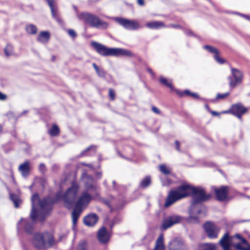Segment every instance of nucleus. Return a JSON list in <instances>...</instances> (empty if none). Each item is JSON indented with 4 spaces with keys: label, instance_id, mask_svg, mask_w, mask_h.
<instances>
[{
    "label": "nucleus",
    "instance_id": "f257e3e1",
    "mask_svg": "<svg viewBox=\"0 0 250 250\" xmlns=\"http://www.w3.org/2000/svg\"><path fill=\"white\" fill-rule=\"evenodd\" d=\"M79 188L77 183L72 181L70 187L63 194L59 191L54 198L48 195L41 199L38 193H34L31 198L32 208L30 214L31 220L34 222L37 221L43 222L51 212L52 206L61 200L64 202L67 209H71L75 204Z\"/></svg>",
    "mask_w": 250,
    "mask_h": 250
},
{
    "label": "nucleus",
    "instance_id": "f03ea898",
    "mask_svg": "<svg viewBox=\"0 0 250 250\" xmlns=\"http://www.w3.org/2000/svg\"><path fill=\"white\" fill-rule=\"evenodd\" d=\"M194 187L190 184L184 183L171 190L166 199L165 207L168 208L176 201L190 196Z\"/></svg>",
    "mask_w": 250,
    "mask_h": 250
},
{
    "label": "nucleus",
    "instance_id": "7ed1b4c3",
    "mask_svg": "<svg viewBox=\"0 0 250 250\" xmlns=\"http://www.w3.org/2000/svg\"><path fill=\"white\" fill-rule=\"evenodd\" d=\"M91 45L99 54L103 56L134 57L131 51L124 48L107 47L96 42H92Z\"/></svg>",
    "mask_w": 250,
    "mask_h": 250
},
{
    "label": "nucleus",
    "instance_id": "20e7f679",
    "mask_svg": "<svg viewBox=\"0 0 250 250\" xmlns=\"http://www.w3.org/2000/svg\"><path fill=\"white\" fill-rule=\"evenodd\" d=\"M92 196L87 191H84L77 202L75 201L71 213L73 227H75L84 206H87L92 199Z\"/></svg>",
    "mask_w": 250,
    "mask_h": 250
},
{
    "label": "nucleus",
    "instance_id": "39448f33",
    "mask_svg": "<svg viewBox=\"0 0 250 250\" xmlns=\"http://www.w3.org/2000/svg\"><path fill=\"white\" fill-rule=\"evenodd\" d=\"M191 196V205L190 210L194 211L197 205L209 201L211 197L210 193H207L204 188L198 186L194 187Z\"/></svg>",
    "mask_w": 250,
    "mask_h": 250
},
{
    "label": "nucleus",
    "instance_id": "423d86ee",
    "mask_svg": "<svg viewBox=\"0 0 250 250\" xmlns=\"http://www.w3.org/2000/svg\"><path fill=\"white\" fill-rule=\"evenodd\" d=\"M78 18L79 20H83L85 23L97 28L106 29L108 26L107 22L102 21L96 15L88 12H82L78 15Z\"/></svg>",
    "mask_w": 250,
    "mask_h": 250
},
{
    "label": "nucleus",
    "instance_id": "0eeeda50",
    "mask_svg": "<svg viewBox=\"0 0 250 250\" xmlns=\"http://www.w3.org/2000/svg\"><path fill=\"white\" fill-rule=\"evenodd\" d=\"M185 219V217L176 213L169 214L163 220L160 228L162 230H167L174 225L183 223Z\"/></svg>",
    "mask_w": 250,
    "mask_h": 250
},
{
    "label": "nucleus",
    "instance_id": "6e6552de",
    "mask_svg": "<svg viewBox=\"0 0 250 250\" xmlns=\"http://www.w3.org/2000/svg\"><path fill=\"white\" fill-rule=\"evenodd\" d=\"M114 20L120 25L128 30L135 31L143 28V26L135 20H129L123 17H116Z\"/></svg>",
    "mask_w": 250,
    "mask_h": 250
},
{
    "label": "nucleus",
    "instance_id": "1a4fd4ad",
    "mask_svg": "<svg viewBox=\"0 0 250 250\" xmlns=\"http://www.w3.org/2000/svg\"><path fill=\"white\" fill-rule=\"evenodd\" d=\"M32 223L27 220L23 218H21V220L18 222L17 229V233L19 236H22L23 233L25 232L29 235H32L34 231V222L32 220ZM38 221H37L38 222ZM40 222V221H39Z\"/></svg>",
    "mask_w": 250,
    "mask_h": 250
},
{
    "label": "nucleus",
    "instance_id": "9d476101",
    "mask_svg": "<svg viewBox=\"0 0 250 250\" xmlns=\"http://www.w3.org/2000/svg\"><path fill=\"white\" fill-rule=\"evenodd\" d=\"M230 70L232 76L228 77V79L230 88L233 89L242 83L243 74L240 70L232 67H230Z\"/></svg>",
    "mask_w": 250,
    "mask_h": 250
},
{
    "label": "nucleus",
    "instance_id": "9b49d317",
    "mask_svg": "<svg viewBox=\"0 0 250 250\" xmlns=\"http://www.w3.org/2000/svg\"><path fill=\"white\" fill-rule=\"evenodd\" d=\"M203 228L207 235L210 239H215L218 236L220 229L213 222L207 221L204 224Z\"/></svg>",
    "mask_w": 250,
    "mask_h": 250
},
{
    "label": "nucleus",
    "instance_id": "f8f14e48",
    "mask_svg": "<svg viewBox=\"0 0 250 250\" xmlns=\"http://www.w3.org/2000/svg\"><path fill=\"white\" fill-rule=\"evenodd\" d=\"M248 111V108L244 106L242 103H237L232 104L230 108L228 110L224 111V113L230 114L241 120L242 116L247 113Z\"/></svg>",
    "mask_w": 250,
    "mask_h": 250
},
{
    "label": "nucleus",
    "instance_id": "ddd939ff",
    "mask_svg": "<svg viewBox=\"0 0 250 250\" xmlns=\"http://www.w3.org/2000/svg\"><path fill=\"white\" fill-rule=\"evenodd\" d=\"M214 191L218 201L224 202L228 199L229 188L227 186H223L219 188H214Z\"/></svg>",
    "mask_w": 250,
    "mask_h": 250
},
{
    "label": "nucleus",
    "instance_id": "4468645a",
    "mask_svg": "<svg viewBox=\"0 0 250 250\" xmlns=\"http://www.w3.org/2000/svg\"><path fill=\"white\" fill-rule=\"evenodd\" d=\"M203 48L207 50L208 52L214 54V59L218 63L220 64H223L227 62L226 60L220 57V52L215 47L209 45H205L203 46Z\"/></svg>",
    "mask_w": 250,
    "mask_h": 250
},
{
    "label": "nucleus",
    "instance_id": "2eb2a0df",
    "mask_svg": "<svg viewBox=\"0 0 250 250\" xmlns=\"http://www.w3.org/2000/svg\"><path fill=\"white\" fill-rule=\"evenodd\" d=\"M33 244L39 249L46 248V241L43 235L40 233H36L33 236Z\"/></svg>",
    "mask_w": 250,
    "mask_h": 250
},
{
    "label": "nucleus",
    "instance_id": "dca6fc26",
    "mask_svg": "<svg viewBox=\"0 0 250 250\" xmlns=\"http://www.w3.org/2000/svg\"><path fill=\"white\" fill-rule=\"evenodd\" d=\"M110 238V234L104 227H102L97 232V239L102 244L107 243Z\"/></svg>",
    "mask_w": 250,
    "mask_h": 250
},
{
    "label": "nucleus",
    "instance_id": "f3484780",
    "mask_svg": "<svg viewBox=\"0 0 250 250\" xmlns=\"http://www.w3.org/2000/svg\"><path fill=\"white\" fill-rule=\"evenodd\" d=\"M99 217L95 213H91L86 215L83 219V223L88 227H93L98 222Z\"/></svg>",
    "mask_w": 250,
    "mask_h": 250
},
{
    "label": "nucleus",
    "instance_id": "a211bd4d",
    "mask_svg": "<svg viewBox=\"0 0 250 250\" xmlns=\"http://www.w3.org/2000/svg\"><path fill=\"white\" fill-rule=\"evenodd\" d=\"M85 176L86 181L84 184V187L85 188V191L93 190L95 191L96 190V186L94 184V180L93 177L86 173L83 174V176Z\"/></svg>",
    "mask_w": 250,
    "mask_h": 250
},
{
    "label": "nucleus",
    "instance_id": "6ab92c4d",
    "mask_svg": "<svg viewBox=\"0 0 250 250\" xmlns=\"http://www.w3.org/2000/svg\"><path fill=\"white\" fill-rule=\"evenodd\" d=\"M231 237L229 235V232L227 231L219 241V245L223 250L230 248L231 246Z\"/></svg>",
    "mask_w": 250,
    "mask_h": 250
},
{
    "label": "nucleus",
    "instance_id": "aec40b11",
    "mask_svg": "<svg viewBox=\"0 0 250 250\" xmlns=\"http://www.w3.org/2000/svg\"><path fill=\"white\" fill-rule=\"evenodd\" d=\"M145 26L150 29H159L161 28L165 27L164 23L161 21H153L147 22L145 24Z\"/></svg>",
    "mask_w": 250,
    "mask_h": 250
},
{
    "label": "nucleus",
    "instance_id": "412c9836",
    "mask_svg": "<svg viewBox=\"0 0 250 250\" xmlns=\"http://www.w3.org/2000/svg\"><path fill=\"white\" fill-rule=\"evenodd\" d=\"M50 38V33L47 31H43L40 32L37 38V40L40 42L45 43L49 41Z\"/></svg>",
    "mask_w": 250,
    "mask_h": 250
},
{
    "label": "nucleus",
    "instance_id": "4be33fe9",
    "mask_svg": "<svg viewBox=\"0 0 250 250\" xmlns=\"http://www.w3.org/2000/svg\"><path fill=\"white\" fill-rule=\"evenodd\" d=\"M151 182L152 181L150 176H146L140 182L139 185V188L141 189L146 188L151 184Z\"/></svg>",
    "mask_w": 250,
    "mask_h": 250
},
{
    "label": "nucleus",
    "instance_id": "5701e85b",
    "mask_svg": "<svg viewBox=\"0 0 250 250\" xmlns=\"http://www.w3.org/2000/svg\"><path fill=\"white\" fill-rule=\"evenodd\" d=\"M19 170L21 172L22 175L24 176L28 175L30 172L29 163L28 161L25 162L19 166Z\"/></svg>",
    "mask_w": 250,
    "mask_h": 250
},
{
    "label": "nucleus",
    "instance_id": "b1692460",
    "mask_svg": "<svg viewBox=\"0 0 250 250\" xmlns=\"http://www.w3.org/2000/svg\"><path fill=\"white\" fill-rule=\"evenodd\" d=\"M48 132L51 137H56L59 135L60 130L59 126L56 124H54L48 130Z\"/></svg>",
    "mask_w": 250,
    "mask_h": 250
},
{
    "label": "nucleus",
    "instance_id": "393cba45",
    "mask_svg": "<svg viewBox=\"0 0 250 250\" xmlns=\"http://www.w3.org/2000/svg\"><path fill=\"white\" fill-rule=\"evenodd\" d=\"M9 195L10 198L14 204L15 207L16 208H19L20 203L21 202V200L20 199L19 196L13 193H10Z\"/></svg>",
    "mask_w": 250,
    "mask_h": 250
},
{
    "label": "nucleus",
    "instance_id": "a878e982",
    "mask_svg": "<svg viewBox=\"0 0 250 250\" xmlns=\"http://www.w3.org/2000/svg\"><path fill=\"white\" fill-rule=\"evenodd\" d=\"M201 250H217V247L213 243H203L200 246Z\"/></svg>",
    "mask_w": 250,
    "mask_h": 250
},
{
    "label": "nucleus",
    "instance_id": "bb28decb",
    "mask_svg": "<svg viewBox=\"0 0 250 250\" xmlns=\"http://www.w3.org/2000/svg\"><path fill=\"white\" fill-rule=\"evenodd\" d=\"M159 81L162 84L169 88L171 91V90L174 89V86L171 82H168L167 80L163 76H161L159 77Z\"/></svg>",
    "mask_w": 250,
    "mask_h": 250
},
{
    "label": "nucleus",
    "instance_id": "cd10ccee",
    "mask_svg": "<svg viewBox=\"0 0 250 250\" xmlns=\"http://www.w3.org/2000/svg\"><path fill=\"white\" fill-rule=\"evenodd\" d=\"M5 55L8 57L13 55L14 53V48L12 44L8 43L3 49Z\"/></svg>",
    "mask_w": 250,
    "mask_h": 250
},
{
    "label": "nucleus",
    "instance_id": "c85d7f7f",
    "mask_svg": "<svg viewBox=\"0 0 250 250\" xmlns=\"http://www.w3.org/2000/svg\"><path fill=\"white\" fill-rule=\"evenodd\" d=\"M25 30L26 32L29 34L35 35L37 32V28L35 25L33 24H30L26 26Z\"/></svg>",
    "mask_w": 250,
    "mask_h": 250
},
{
    "label": "nucleus",
    "instance_id": "c756f323",
    "mask_svg": "<svg viewBox=\"0 0 250 250\" xmlns=\"http://www.w3.org/2000/svg\"><path fill=\"white\" fill-rule=\"evenodd\" d=\"M92 66L95 69L97 74L100 78H102L103 76H104V75L106 72L104 70V68L99 67L95 63H93Z\"/></svg>",
    "mask_w": 250,
    "mask_h": 250
},
{
    "label": "nucleus",
    "instance_id": "7c9ffc66",
    "mask_svg": "<svg viewBox=\"0 0 250 250\" xmlns=\"http://www.w3.org/2000/svg\"><path fill=\"white\" fill-rule=\"evenodd\" d=\"M192 125L195 131L198 133H203L205 131V127L202 126L199 122H193Z\"/></svg>",
    "mask_w": 250,
    "mask_h": 250
},
{
    "label": "nucleus",
    "instance_id": "2f4dec72",
    "mask_svg": "<svg viewBox=\"0 0 250 250\" xmlns=\"http://www.w3.org/2000/svg\"><path fill=\"white\" fill-rule=\"evenodd\" d=\"M229 95V92H228L225 93H218L216 97L214 99L208 100V102L211 103H215L216 101L219 99H224Z\"/></svg>",
    "mask_w": 250,
    "mask_h": 250
},
{
    "label": "nucleus",
    "instance_id": "473e14b6",
    "mask_svg": "<svg viewBox=\"0 0 250 250\" xmlns=\"http://www.w3.org/2000/svg\"><path fill=\"white\" fill-rule=\"evenodd\" d=\"M155 248L165 249L163 236L162 234H161L157 239L156 242Z\"/></svg>",
    "mask_w": 250,
    "mask_h": 250
},
{
    "label": "nucleus",
    "instance_id": "72a5a7b5",
    "mask_svg": "<svg viewBox=\"0 0 250 250\" xmlns=\"http://www.w3.org/2000/svg\"><path fill=\"white\" fill-rule=\"evenodd\" d=\"M97 146L95 145H91L86 148L85 150H83L80 154L81 156H83L87 155V153L91 150L93 151V153H95L96 151Z\"/></svg>",
    "mask_w": 250,
    "mask_h": 250
},
{
    "label": "nucleus",
    "instance_id": "f704fd0d",
    "mask_svg": "<svg viewBox=\"0 0 250 250\" xmlns=\"http://www.w3.org/2000/svg\"><path fill=\"white\" fill-rule=\"evenodd\" d=\"M186 93H188V96H191L192 97L195 99H199L201 101L204 102H208V99L200 97L197 93L192 92L189 90H188V91H187Z\"/></svg>",
    "mask_w": 250,
    "mask_h": 250
},
{
    "label": "nucleus",
    "instance_id": "c9c22d12",
    "mask_svg": "<svg viewBox=\"0 0 250 250\" xmlns=\"http://www.w3.org/2000/svg\"><path fill=\"white\" fill-rule=\"evenodd\" d=\"M185 220L189 223L198 224L199 223V218L197 216L190 215L189 217L185 218Z\"/></svg>",
    "mask_w": 250,
    "mask_h": 250
},
{
    "label": "nucleus",
    "instance_id": "e433bc0d",
    "mask_svg": "<svg viewBox=\"0 0 250 250\" xmlns=\"http://www.w3.org/2000/svg\"><path fill=\"white\" fill-rule=\"evenodd\" d=\"M101 78H103L107 83H112L114 82V79L111 75L108 73L107 72H105V74Z\"/></svg>",
    "mask_w": 250,
    "mask_h": 250
},
{
    "label": "nucleus",
    "instance_id": "4c0bfd02",
    "mask_svg": "<svg viewBox=\"0 0 250 250\" xmlns=\"http://www.w3.org/2000/svg\"><path fill=\"white\" fill-rule=\"evenodd\" d=\"M187 91H188V89H185V90L181 91L178 89H176L174 87V89L171 90V91H175L178 96L180 97H183L185 96H188V93H186Z\"/></svg>",
    "mask_w": 250,
    "mask_h": 250
},
{
    "label": "nucleus",
    "instance_id": "58836bf2",
    "mask_svg": "<svg viewBox=\"0 0 250 250\" xmlns=\"http://www.w3.org/2000/svg\"><path fill=\"white\" fill-rule=\"evenodd\" d=\"M184 32L185 34L188 37H196L199 39H200V37L194 33L192 30L189 29H185L184 30Z\"/></svg>",
    "mask_w": 250,
    "mask_h": 250
},
{
    "label": "nucleus",
    "instance_id": "ea45409f",
    "mask_svg": "<svg viewBox=\"0 0 250 250\" xmlns=\"http://www.w3.org/2000/svg\"><path fill=\"white\" fill-rule=\"evenodd\" d=\"M77 250H87V241L83 240L77 246Z\"/></svg>",
    "mask_w": 250,
    "mask_h": 250
},
{
    "label": "nucleus",
    "instance_id": "a19ab883",
    "mask_svg": "<svg viewBox=\"0 0 250 250\" xmlns=\"http://www.w3.org/2000/svg\"><path fill=\"white\" fill-rule=\"evenodd\" d=\"M160 170L165 175H168L170 173V170L165 165H161L160 166Z\"/></svg>",
    "mask_w": 250,
    "mask_h": 250
},
{
    "label": "nucleus",
    "instance_id": "79ce46f5",
    "mask_svg": "<svg viewBox=\"0 0 250 250\" xmlns=\"http://www.w3.org/2000/svg\"><path fill=\"white\" fill-rule=\"evenodd\" d=\"M113 188L114 190L119 191L121 189H124L125 186L117 184L115 181H112Z\"/></svg>",
    "mask_w": 250,
    "mask_h": 250
},
{
    "label": "nucleus",
    "instance_id": "37998d69",
    "mask_svg": "<svg viewBox=\"0 0 250 250\" xmlns=\"http://www.w3.org/2000/svg\"><path fill=\"white\" fill-rule=\"evenodd\" d=\"M39 169L40 171L44 175L46 171V166L44 163H41L39 166Z\"/></svg>",
    "mask_w": 250,
    "mask_h": 250
},
{
    "label": "nucleus",
    "instance_id": "c03bdc74",
    "mask_svg": "<svg viewBox=\"0 0 250 250\" xmlns=\"http://www.w3.org/2000/svg\"><path fill=\"white\" fill-rule=\"evenodd\" d=\"M115 92L112 88L109 89V97L111 101H113L115 98Z\"/></svg>",
    "mask_w": 250,
    "mask_h": 250
},
{
    "label": "nucleus",
    "instance_id": "a18cd8bd",
    "mask_svg": "<svg viewBox=\"0 0 250 250\" xmlns=\"http://www.w3.org/2000/svg\"><path fill=\"white\" fill-rule=\"evenodd\" d=\"M231 13H233V14H234L238 15H239V16H240L245 18L247 20L249 21L250 19V15L244 14H242V13H239V12H232Z\"/></svg>",
    "mask_w": 250,
    "mask_h": 250
},
{
    "label": "nucleus",
    "instance_id": "49530a36",
    "mask_svg": "<svg viewBox=\"0 0 250 250\" xmlns=\"http://www.w3.org/2000/svg\"><path fill=\"white\" fill-rule=\"evenodd\" d=\"M68 35L72 38H75L77 37V33L73 29H68L67 30Z\"/></svg>",
    "mask_w": 250,
    "mask_h": 250
},
{
    "label": "nucleus",
    "instance_id": "de8ad7c7",
    "mask_svg": "<svg viewBox=\"0 0 250 250\" xmlns=\"http://www.w3.org/2000/svg\"><path fill=\"white\" fill-rule=\"evenodd\" d=\"M2 148L5 153L10 152L13 149L12 147L9 146L8 145L3 146Z\"/></svg>",
    "mask_w": 250,
    "mask_h": 250
},
{
    "label": "nucleus",
    "instance_id": "09e8293b",
    "mask_svg": "<svg viewBox=\"0 0 250 250\" xmlns=\"http://www.w3.org/2000/svg\"><path fill=\"white\" fill-rule=\"evenodd\" d=\"M242 239V243L246 245V247H244V250H250V244L248 243L245 238Z\"/></svg>",
    "mask_w": 250,
    "mask_h": 250
},
{
    "label": "nucleus",
    "instance_id": "8fccbe9b",
    "mask_svg": "<svg viewBox=\"0 0 250 250\" xmlns=\"http://www.w3.org/2000/svg\"><path fill=\"white\" fill-rule=\"evenodd\" d=\"M49 247H51L54 245V238L53 236L51 235L47 241Z\"/></svg>",
    "mask_w": 250,
    "mask_h": 250
},
{
    "label": "nucleus",
    "instance_id": "3c124183",
    "mask_svg": "<svg viewBox=\"0 0 250 250\" xmlns=\"http://www.w3.org/2000/svg\"><path fill=\"white\" fill-rule=\"evenodd\" d=\"M177 244L178 245H182L183 244L181 241L179 240L178 238L174 239L171 243V245H175Z\"/></svg>",
    "mask_w": 250,
    "mask_h": 250
},
{
    "label": "nucleus",
    "instance_id": "603ef678",
    "mask_svg": "<svg viewBox=\"0 0 250 250\" xmlns=\"http://www.w3.org/2000/svg\"><path fill=\"white\" fill-rule=\"evenodd\" d=\"M121 218L119 215H116L112 220L115 224H118L121 222Z\"/></svg>",
    "mask_w": 250,
    "mask_h": 250
},
{
    "label": "nucleus",
    "instance_id": "864d4df0",
    "mask_svg": "<svg viewBox=\"0 0 250 250\" xmlns=\"http://www.w3.org/2000/svg\"><path fill=\"white\" fill-rule=\"evenodd\" d=\"M152 111L157 114H160L161 112L160 110L156 106H153L151 107Z\"/></svg>",
    "mask_w": 250,
    "mask_h": 250
},
{
    "label": "nucleus",
    "instance_id": "5fc2aeb1",
    "mask_svg": "<svg viewBox=\"0 0 250 250\" xmlns=\"http://www.w3.org/2000/svg\"><path fill=\"white\" fill-rule=\"evenodd\" d=\"M146 71L150 73V74L152 76V77H155V73L153 71L152 69L148 67V66H147L146 68Z\"/></svg>",
    "mask_w": 250,
    "mask_h": 250
},
{
    "label": "nucleus",
    "instance_id": "6e6d98bb",
    "mask_svg": "<svg viewBox=\"0 0 250 250\" xmlns=\"http://www.w3.org/2000/svg\"><path fill=\"white\" fill-rule=\"evenodd\" d=\"M175 144L176 149L178 151H180V142L176 140L175 142Z\"/></svg>",
    "mask_w": 250,
    "mask_h": 250
},
{
    "label": "nucleus",
    "instance_id": "4d7b16f0",
    "mask_svg": "<svg viewBox=\"0 0 250 250\" xmlns=\"http://www.w3.org/2000/svg\"><path fill=\"white\" fill-rule=\"evenodd\" d=\"M95 176L97 179H100L102 176V171H96L95 172Z\"/></svg>",
    "mask_w": 250,
    "mask_h": 250
},
{
    "label": "nucleus",
    "instance_id": "13d9d810",
    "mask_svg": "<svg viewBox=\"0 0 250 250\" xmlns=\"http://www.w3.org/2000/svg\"><path fill=\"white\" fill-rule=\"evenodd\" d=\"M137 3L140 6H144L145 5L144 0H137Z\"/></svg>",
    "mask_w": 250,
    "mask_h": 250
},
{
    "label": "nucleus",
    "instance_id": "bf43d9fd",
    "mask_svg": "<svg viewBox=\"0 0 250 250\" xmlns=\"http://www.w3.org/2000/svg\"><path fill=\"white\" fill-rule=\"evenodd\" d=\"M59 168V167L57 164H54L51 167V169L53 171H56L58 170Z\"/></svg>",
    "mask_w": 250,
    "mask_h": 250
},
{
    "label": "nucleus",
    "instance_id": "052dcab7",
    "mask_svg": "<svg viewBox=\"0 0 250 250\" xmlns=\"http://www.w3.org/2000/svg\"><path fill=\"white\" fill-rule=\"evenodd\" d=\"M7 98L6 95L0 91V100H5Z\"/></svg>",
    "mask_w": 250,
    "mask_h": 250
},
{
    "label": "nucleus",
    "instance_id": "680f3d73",
    "mask_svg": "<svg viewBox=\"0 0 250 250\" xmlns=\"http://www.w3.org/2000/svg\"><path fill=\"white\" fill-rule=\"evenodd\" d=\"M235 247L236 249L238 250H244V247L241 246L240 243L236 244Z\"/></svg>",
    "mask_w": 250,
    "mask_h": 250
},
{
    "label": "nucleus",
    "instance_id": "e2e57ef3",
    "mask_svg": "<svg viewBox=\"0 0 250 250\" xmlns=\"http://www.w3.org/2000/svg\"><path fill=\"white\" fill-rule=\"evenodd\" d=\"M107 225L110 227L111 230H112V229L114 226L115 225V224L112 221H111Z\"/></svg>",
    "mask_w": 250,
    "mask_h": 250
},
{
    "label": "nucleus",
    "instance_id": "0e129e2a",
    "mask_svg": "<svg viewBox=\"0 0 250 250\" xmlns=\"http://www.w3.org/2000/svg\"><path fill=\"white\" fill-rule=\"evenodd\" d=\"M189 211L190 212L192 213H196L197 214H200L202 212V210L201 209H197V211H195V208L194 209V211L191 210L189 209Z\"/></svg>",
    "mask_w": 250,
    "mask_h": 250
},
{
    "label": "nucleus",
    "instance_id": "69168bd1",
    "mask_svg": "<svg viewBox=\"0 0 250 250\" xmlns=\"http://www.w3.org/2000/svg\"><path fill=\"white\" fill-rule=\"evenodd\" d=\"M209 113H211L214 116L219 115V113L215 111L211 110Z\"/></svg>",
    "mask_w": 250,
    "mask_h": 250
},
{
    "label": "nucleus",
    "instance_id": "338daca9",
    "mask_svg": "<svg viewBox=\"0 0 250 250\" xmlns=\"http://www.w3.org/2000/svg\"><path fill=\"white\" fill-rule=\"evenodd\" d=\"M170 27H172V28H179L181 27V26L179 24H171L170 25Z\"/></svg>",
    "mask_w": 250,
    "mask_h": 250
},
{
    "label": "nucleus",
    "instance_id": "774afa93",
    "mask_svg": "<svg viewBox=\"0 0 250 250\" xmlns=\"http://www.w3.org/2000/svg\"><path fill=\"white\" fill-rule=\"evenodd\" d=\"M104 222V223L106 225H107L110 222L109 218L108 216H107L105 218Z\"/></svg>",
    "mask_w": 250,
    "mask_h": 250
}]
</instances>
